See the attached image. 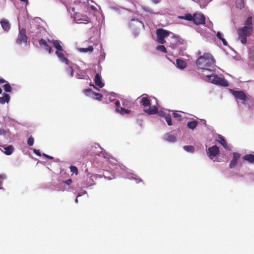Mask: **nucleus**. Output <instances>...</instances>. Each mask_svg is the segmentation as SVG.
I'll return each mask as SVG.
<instances>
[{
  "label": "nucleus",
  "mask_w": 254,
  "mask_h": 254,
  "mask_svg": "<svg viewBox=\"0 0 254 254\" xmlns=\"http://www.w3.org/2000/svg\"><path fill=\"white\" fill-rule=\"evenodd\" d=\"M215 60L210 53H204L196 61V64L199 68L212 71L214 68Z\"/></svg>",
  "instance_id": "obj_1"
},
{
  "label": "nucleus",
  "mask_w": 254,
  "mask_h": 254,
  "mask_svg": "<svg viewBox=\"0 0 254 254\" xmlns=\"http://www.w3.org/2000/svg\"><path fill=\"white\" fill-rule=\"evenodd\" d=\"M252 32L253 28L249 27L248 26H244L238 29L237 33L239 39L242 44H245L247 43V37L250 36L252 34Z\"/></svg>",
  "instance_id": "obj_2"
},
{
  "label": "nucleus",
  "mask_w": 254,
  "mask_h": 254,
  "mask_svg": "<svg viewBox=\"0 0 254 254\" xmlns=\"http://www.w3.org/2000/svg\"><path fill=\"white\" fill-rule=\"evenodd\" d=\"M208 79L210 80L211 82L213 84L221 85L224 87H227L229 86L228 81L223 77L218 76L215 74H211L207 75Z\"/></svg>",
  "instance_id": "obj_3"
},
{
  "label": "nucleus",
  "mask_w": 254,
  "mask_h": 254,
  "mask_svg": "<svg viewBox=\"0 0 254 254\" xmlns=\"http://www.w3.org/2000/svg\"><path fill=\"white\" fill-rule=\"evenodd\" d=\"M193 22L197 25L204 24L205 23V17L200 12L193 13Z\"/></svg>",
  "instance_id": "obj_4"
},
{
  "label": "nucleus",
  "mask_w": 254,
  "mask_h": 254,
  "mask_svg": "<svg viewBox=\"0 0 254 254\" xmlns=\"http://www.w3.org/2000/svg\"><path fill=\"white\" fill-rule=\"evenodd\" d=\"M26 29L25 28L19 29L18 38L16 40V43L21 44L22 43H26L27 41V37L26 34Z\"/></svg>",
  "instance_id": "obj_5"
},
{
  "label": "nucleus",
  "mask_w": 254,
  "mask_h": 254,
  "mask_svg": "<svg viewBox=\"0 0 254 254\" xmlns=\"http://www.w3.org/2000/svg\"><path fill=\"white\" fill-rule=\"evenodd\" d=\"M74 19L77 23L86 24L90 22V19L87 15L80 13H76Z\"/></svg>",
  "instance_id": "obj_6"
},
{
  "label": "nucleus",
  "mask_w": 254,
  "mask_h": 254,
  "mask_svg": "<svg viewBox=\"0 0 254 254\" xmlns=\"http://www.w3.org/2000/svg\"><path fill=\"white\" fill-rule=\"evenodd\" d=\"M220 152L219 148L216 145H213L209 147L207 150V155L210 159L216 157Z\"/></svg>",
  "instance_id": "obj_7"
},
{
  "label": "nucleus",
  "mask_w": 254,
  "mask_h": 254,
  "mask_svg": "<svg viewBox=\"0 0 254 254\" xmlns=\"http://www.w3.org/2000/svg\"><path fill=\"white\" fill-rule=\"evenodd\" d=\"M64 52L65 51L63 49V51H56L55 54L62 62L64 63L65 64L69 65V60L64 56Z\"/></svg>",
  "instance_id": "obj_8"
},
{
  "label": "nucleus",
  "mask_w": 254,
  "mask_h": 254,
  "mask_svg": "<svg viewBox=\"0 0 254 254\" xmlns=\"http://www.w3.org/2000/svg\"><path fill=\"white\" fill-rule=\"evenodd\" d=\"M241 155L237 152H234L233 155V158L229 164V168L232 169L234 168L237 164L238 160L240 159Z\"/></svg>",
  "instance_id": "obj_9"
},
{
  "label": "nucleus",
  "mask_w": 254,
  "mask_h": 254,
  "mask_svg": "<svg viewBox=\"0 0 254 254\" xmlns=\"http://www.w3.org/2000/svg\"><path fill=\"white\" fill-rule=\"evenodd\" d=\"M232 94L237 99L242 101H246L247 99L246 95L243 91H234Z\"/></svg>",
  "instance_id": "obj_10"
},
{
  "label": "nucleus",
  "mask_w": 254,
  "mask_h": 254,
  "mask_svg": "<svg viewBox=\"0 0 254 254\" xmlns=\"http://www.w3.org/2000/svg\"><path fill=\"white\" fill-rule=\"evenodd\" d=\"M1 147L0 150L7 155H11L14 151V147L11 145L7 146L2 145L1 146Z\"/></svg>",
  "instance_id": "obj_11"
},
{
  "label": "nucleus",
  "mask_w": 254,
  "mask_h": 254,
  "mask_svg": "<svg viewBox=\"0 0 254 254\" xmlns=\"http://www.w3.org/2000/svg\"><path fill=\"white\" fill-rule=\"evenodd\" d=\"M157 38H165L170 34V32L163 29H159L156 30Z\"/></svg>",
  "instance_id": "obj_12"
},
{
  "label": "nucleus",
  "mask_w": 254,
  "mask_h": 254,
  "mask_svg": "<svg viewBox=\"0 0 254 254\" xmlns=\"http://www.w3.org/2000/svg\"><path fill=\"white\" fill-rule=\"evenodd\" d=\"M39 44L41 47H43L45 50L48 52L49 54L52 53V48L48 44L47 42L45 40L43 39H41L39 40Z\"/></svg>",
  "instance_id": "obj_13"
},
{
  "label": "nucleus",
  "mask_w": 254,
  "mask_h": 254,
  "mask_svg": "<svg viewBox=\"0 0 254 254\" xmlns=\"http://www.w3.org/2000/svg\"><path fill=\"white\" fill-rule=\"evenodd\" d=\"M94 81L96 85L99 88H102L104 85V83L102 81L101 76L99 73L96 74Z\"/></svg>",
  "instance_id": "obj_14"
},
{
  "label": "nucleus",
  "mask_w": 254,
  "mask_h": 254,
  "mask_svg": "<svg viewBox=\"0 0 254 254\" xmlns=\"http://www.w3.org/2000/svg\"><path fill=\"white\" fill-rule=\"evenodd\" d=\"M2 29L5 31H8L10 29V25L9 21L6 19H1L0 21Z\"/></svg>",
  "instance_id": "obj_15"
},
{
  "label": "nucleus",
  "mask_w": 254,
  "mask_h": 254,
  "mask_svg": "<svg viewBox=\"0 0 254 254\" xmlns=\"http://www.w3.org/2000/svg\"><path fill=\"white\" fill-rule=\"evenodd\" d=\"M48 41L53 44L54 47L57 49V51H63V48L61 45L59 41L56 40H48Z\"/></svg>",
  "instance_id": "obj_16"
},
{
  "label": "nucleus",
  "mask_w": 254,
  "mask_h": 254,
  "mask_svg": "<svg viewBox=\"0 0 254 254\" xmlns=\"http://www.w3.org/2000/svg\"><path fill=\"white\" fill-rule=\"evenodd\" d=\"M145 95L146 96H143L141 98L140 103L144 107H150L151 106L150 101L147 97V95Z\"/></svg>",
  "instance_id": "obj_17"
},
{
  "label": "nucleus",
  "mask_w": 254,
  "mask_h": 254,
  "mask_svg": "<svg viewBox=\"0 0 254 254\" xmlns=\"http://www.w3.org/2000/svg\"><path fill=\"white\" fill-rule=\"evenodd\" d=\"M10 96L8 94L4 93L2 94V96L0 97V104H4L5 103H8L10 100Z\"/></svg>",
  "instance_id": "obj_18"
},
{
  "label": "nucleus",
  "mask_w": 254,
  "mask_h": 254,
  "mask_svg": "<svg viewBox=\"0 0 254 254\" xmlns=\"http://www.w3.org/2000/svg\"><path fill=\"white\" fill-rule=\"evenodd\" d=\"M216 141L221 144L225 148H227L228 147L227 142L222 135L218 134V139Z\"/></svg>",
  "instance_id": "obj_19"
},
{
  "label": "nucleus",
  "mask_w": 254,
  "mask_h": 254,
  "mask_svg": "<svg viewBox=\"0 0 254 254\" xmlns=\"http://www.w3.org/2000/svg\"><path fill=\"white\" fill-rule=\"evenodd\" d=\"M176 64H177V67L181 69H184L187 66L186 62L185 61L181 60V59L177 60Z\"/></svg>",
  "instance_id": "obj_20"
},
{
  "label": "nucleus",
  "mask_w": 254,
  "mask_h": 254,
  "mask_svg": "<svg viewBox=\"0 0 254 254\" xmlns=\"http://www.w3.org/2000/svg\"><path fill=\"white\" fill-rule=\"evenodd\" d=\"M145 111L149 115H154L158 113V108L156 106H153L149 107V109L145 110Z\"/></svg>",
  "instance_id": "obj_21"
},
{
  "label": "nucleus",
  "mask_w": 254,
  "mask_h": 254,
  "mask_svg": "<svg viewBox=\"0 0 254 254\" xmlns=\"http://www.w3.org/2000/svg\"><path fill=\"white\" fill-rule=\"evenodd\" d=\"M243 159L249 161L251 163H254V155L253 154H247L243 157Z\"/></svg>",
  "instance_id": "obj_22"
},
{
  "label": "nucleus",
  "mask_w": 254,
  "mask_h": 254,
  "mask_svg": "<svg viewBox=\"0 0 254 254\" xmlns=\"http://www.w3.org/2000/svg\"><path fill=\"white\" fill-rule=\"evenodd\" d=\"M166 140L168 141L173 142L176 140L175 136L173 134L167 133L165 135Z\"/></svg>",
  "instance_id": "obj_23"
},
{
  "label": "nucleus",
  "mask_w": 254,
  "mask_h": 254,
  "mask_svg": "<svg viewBox=\"0 0 254 254\" xmlns=\"http://www.w3.org/2000/svg\"><path fill=\"white\" fill-rule=\"evenodd\" d=\"M193 14L192 15L190 13L186 14L184 16H179V18L181 19H185L188 21L193 20Z\"/></svg>",
  "instance_id": "obj_24"
},
{
  "label": "nucleus",
  "mask_w": 254,
  "mask_h": 254,
  "mask_svg": "<svg viewBox=\"0 0 254 254\" xmlns=\"http://www.w3.org/2000/svg\"><path fill=\"white\" fill-rule=\"evenodd\" d=\"M197 124L198 122L197 121H193L188 122L187 124V127L190 129H193L196 127Z\"/></svg>",
  "instance_id": "obj_25"
},
{
  "label": "nucleus",
  "mask_w": 254,
  "mask_h": 254,
  "mask_svg": "<svg viewBox=\"0 0 254 254\" xmlns=\"http://www.w3.org/2000/svg\"><path fill=\"white\" fill-rule=\"evenodd\" d=\"M236 6L240 9L243 8L245 7L244 0H236Z\"/></svg>",
  "instance_id": "obj_26"
},
{
  "label": "nucleus",
  "mask_w": 254,
  "mask_h": 254,
  "mask_svg": "<svg viewBox=\"0 0 254 254\" xmlns=\"http://www.w3.org/2000/svg\"><path fill=\"white\" fill-rule=\"evenodd\" d=\"M216 36L219 40L222 41L224 46L227 45L228 44L226 40L223 37V35L220 32H218L217 33Z\"/></svg>",
  "instance_id": "obj_27"
},
{
  "label": "nucleus",
  "mask_w": 254,
  "mask_h": 254,
  "mask_svg": "<svg viewBox=\"0 0 254 254\" xmlns=\"http://www.w3.org/2000/svg\"><path fill=\"white\" fill-rule=\"evenodd\" d=\"M253 18L251 16L248 17L245 21V26H248L249 27L253 28Z\"/></svg>",
  "instance_id": "obj_28"
},
{
  "label": "nucleus",
  "mask_w": 254,
  "mask_h": 254,
  "mask_svg": "<svg viewBox=\"0 0 254 254\" xmlns=\"http://www.w3.org/2000/svg\"><path fill=\"white\" fill-rule=\"evenodd\" d=\"M79 51L81 52L86 53L88 52H91L93 51V47L92 46H89L87 48H80Z\"/></svg>",
  "instance_id": "obj_29"
},
{
  "label": "nucleus",
  "mask_w": 254,
  "mask_h": 254,
  "mask_svg": "<svg viewBox=\"0 0 254 254\" xmlns=\"http://www.w3.org/2000/svg\"><path fill=\"white\" fill-rule=\"evenodd\" d=\"M83 93L87 96H92L94 92L91 89L87 88L83 90Z\"/></svg>",
  "instance_id": "obj_30"
},
{
  "label": "nucleus",
  "mask_w": 254,
  "mask_h": 254,
  "mask_svg": "<svg viewBox=\"0 0 254 254\" xmlns=\"http://www.w3.org/2000/svg\"><path fill=\"white\" fill-rule=\"evenodd\" d=\"M117 112L119 113L121 115H124L129 114L130 113V111L123 107H121L119 111H118Z\"/></svg>",
  "instance_id": "obj_31"
},
{
  "label": "nucleus",
  "mask_w": 254,
  "mask_h": 254,
  "mask_svg": "<svg viewBox=\"0 0 254 254\" xmlns=\"http://www.w3.org/2000/svg\"><path fill=\"white\" fill-rule=\"evenodd\" d=\"M3 88L4 89V90L6 92H10L12 90V88L10 85L8 83V82L5 83L3 86Z\"/></svg>",
  "instance_id": "obj_32"
},
{
  "label": "nucleus",
  "mask_w": 254,
  "mask_h": 254,
  "mask_svg": "<svg viewBox=\"0 0 254 254\" xmlns=\"http://www.w3.org/2000/svg\"><path fill=\"white\" fill-rule=\"evenodd\" d=\"M185 150L187 152H193L194 151V148L191 145H186L183 147Z\"/></svg>",
  "instance_id": "obj_33"
},
{
  "label": "nucleus",
  "mask_w": 254,
  "mask_h": 254,
  "mask_svg": "<svg viewBox=\"0 0 254 254\" xmlns=\"http://www.w3.org/2000/svg\"><path fill=\"white\" fill-rule=\"evenodd\" d=\"M165 119L169 126L172 125V120L170 115L167 114V115H166L165 117Z\"/></svg>",
  "instance_id": "obj_34"
},
{
  "label": "nucleus",
  "mask_w": 254,
  "mask_h": 254,
  "mask_svg": "<svg viewBox=\"0 0 254 254\" xmlns=\"http://www.w3.org/2000/svg\"><path fill=\"white\" fill-rule=\"evenodd\" d=\"M66 72L67 73L69 74L71 77L73 76V70L71 66H68L66 68Z\"/></svg>",
  "instance_id": "obj_35"
},
{
  "label": "nucleus",
  "mask_w": 254,
  "mask_h": 254,
  "mask_svg": "<svg viewBox=\"0 0 254 254\" xmlns=\"http://www.w3.org/2000/svg\"><path fill=\"white\" fill-rule=\"evenodd\" d=\"M157 50L164 53H167V50L163 45H160L157 47Z\"/></svg>",
  "instance_id": "obj_36"
},
{
  "label": "nucleus",
  "mask_w": 254,
  "mask_h": 254,
  "mask_svg": "<svg viewBox=\"0 0 254 254\" xmlns=\"http://www.w3.org/2000/svg\"><path fill=\"white\" fill-rule=\"evenodd\" d=\"M34 138L32 136H30L27 140V144L29 146H32L34 144Z\"/></svg>",
  "instance_id": "obj_37"
},
{
  "label": "nucleus",
  "mask_w": 254,
  "mask_h": 254,
  "mask_svg": "<svg viewBox=\"0 0 254 254\" xmlns=\"http://www.w3.org/2000/svg\"><path fill=\"white\" fill-rule=\"evenodd\" d=\"M70 170L73 173H75L76 175L78 174V169L76 166H71L70 167Z\"/></svg>",
  "instance_id": "obj_38"
},
{
  "label": "nucleus",
  "mask_w": 254,
  "mask_h": 254,
  "mask_svg": "<svg viewBox=\"0 0 254 254\" xmlns=\"http://www.w3.org/2000/svg\"><path fill=\"white\" fill-rule=\"evenodd\" d=\"M93 95L95 96V98L98 100H101L103 97V95L102 94L100 93H96L95 92Z\"/></svg>",
  "instance_id": "obj_39"
},
{
  "label": "nucleus",
  "mask_w": 254,
  "mask_h": 254,
  "mask_svg": "<svg viewBox=\"0 0 254 254\" xmlns=\"http://www.w3.org/2000/svg\"><path fill=\"white\" fill-rule=\"evenodd\" d=\"M115 105L116 107V111L117 112L118 111H119L120 110V102L119 100H117L115 102Z\"/></svg>",
  "instance_id": "obj_40"
},
{
  "label": "nucleus",
  "mask_w": 254,
  "mask_h": 254,
  "mask_svg": "<svg viewBox=\"0 0 254 254\" xmlns=\"http://www.w3.org/2000/svg\"><path fill=\"white\" fill-rule=\"evenodd\" d=\"M143 9L144 10H145V11H146L147 12L150 13V14H155L158 13L153 12L152 10L149 8L143 7Z\"/></svg>",
  "instance_id": "obj_41"
},
{
  "label": "nucleus",
  "mask_w": 254,
  "mask_h": 254,
  "mask_svg": "<svg viewBox=\"0 0 254 254\" xmlns=\"http://www.w3.org/2000/svg\"><path fill=\"white\" fill-rule=\"evenodd\" d=\"M6 178V176L5 175H0V189H2V187H1V181L4 180V179H5Z\"/></svg>",
  "instance_id": "obj_42"
},
{
  "label": "nucleus",
  "mask_w": 254,
  "mask_h": 254,
  "mask_svg": "<svg viewBox=\"0 0 254 254\" xmlns=\"http://www.w3.org/2000/svg\"><path fill=\"white\" fill-rule=\"evenodd\" d=\"M165 38H157V41L159 43L161 44H163L165 43Z\"/></svg>",
  "instance_id": "obj_43"
},
{
  "label": "nucleus",
  "mask_w": 254,
  "mask_h": 254,
  "mask_svg": "<svg viewBox=\"0 0 254 254\" xmlns=\"http://www.w3.org/2000/svg\"><path fill=\"white\" fill-rule=\"evenodd\" d=\"M34 152L38 156H41V154L39 150H37L36 149H34L33 150Z\"/></svg>",
  "instance_id": "obj_44"
},
{
  "label": "nucleus",
  "mask_w": 254,
  "mask_h": 254,
  "mask_svg": "<svg viewBox=\"0 0 254 254\" xmlns=\"http://www.w3.org/2000/svg\"><path fill=\"white\" fill-rule=\"evenodd\" d=\"M43 156L45 157L46 158L49 159H50V160H52L54 159V157H52V156H49L46 154H45V153H43Z\"/></svg>",
  "instance_id": "obj_45"
},
{
  "label": "nucleus",
  "mask_w": 254,
  "mask_h": 254,
  "mask_svg": "<svg viewBox=\"0 0 254 254\" xmlns=\"http://www.w3.org/2000/svg\"><path fill=\"white\" fill-rule=\"evenodd\" d=\"M63 182L65 184H67V185H69L72 183V180L70 179H69L65 181H64Z\"/></svg>",
  "instance_id": "obj_46"
},
{
  "label": "nucleus",
  "mask_w": 254,
  "mask_h": 254,
  "mask_svg": "<svg viewBox=\"0 0 254 254\" xmlns=\"http://www.w3.org/2000/svg\"><path fill=\"white\" fill-rule=\"evenodd\" d=\"M173 116L175 118H180L181 117V115L178 114V113H173Z\"/></svg>",
  "instance_id": "obj_47"
},
{
  "label": "nucleus",
  "mask_w": 254,
  "mask_h": 254,
  "mask_svg": "<svg viewBox=\"0 0 254 254\" xmlns=\"http://www.w3.org/2000/svg\"><path fill=\"white\" fill-rule=\"evenodd\" d=\"M5 131L2 128H0V135L4 134Z\"/></svg>",
  "instance_id": "obj_48"
},
{
  "label": "nucleus",
  "mask_w": 254,
  "mask_h": 254,
  "mask_svg": "<svg viewBox=\"0 0 254 254\" xmlns=\"http://www.w3.org/2000/svg\"><path fill=\"white\" fill-rule=\"evenodd\" d=\"M152 2L155 4H157L159 2L160 0H152Z\"/></svg>",
  "instance_id": "obj_49"
},
{
  "label": "nucleus",
  "mask_w": 254,
  "mask_h": 254,
  "mask_svg": "<svg viewBox=\"0 0 254 254\" xmlns=\"http://www.w3.org/2000/svg\"><path fill=\"white\" fill-rule=\"evenodd\" d=\"M90 86H92L94 89L99 90V89L94 84H90Z\"/></svg>",
  "instance_id": "obj_50"
},
{
  "label": "nucleus",
  "mask_w": 254,
  "mask_h": 254,
  "mask_svg": "<svg viewBox=\"0 0 254 254\" xmlns=\"http://www.w3.org/2000/svg\"><path fill=\"white\" fill-rule=\"evenodd\" d=\"M135 180H136L137 183H138L142 181L141 179H135Z\"/></svg>",
  "instance_id": "obj_51"
},
{
  "label": "nucleus",
  "mask_w": 254,
  "mask_h": 254,
  "mask_svg": "<svg viewBox=\"0 0 254 254\" xmlns=\"http://www.w3.org/2000/svg\"><path fill=\"white\" fill-rule=\"evenodd\" d=\"M75 202H76V203H77V202H78V199H77V198H76L75 199Z\"/></svg>",
  "instance_id": "obj_52"
},
{
  "label": "nucleus",
  "mask_w": 254,
  "mask_h": 254,
  "mask_svg": "<svg viewBox=\"0 0 254 254\" xmlns=\"http://www.w3.org/2000/svg\"><path fill=\"white\" fill-rule=\"evenodd\" d=\"M200 54H201V52L198 51V55H200Z\"/></svg>",
  "instance_id": "obj_53"
}]
</instances>
